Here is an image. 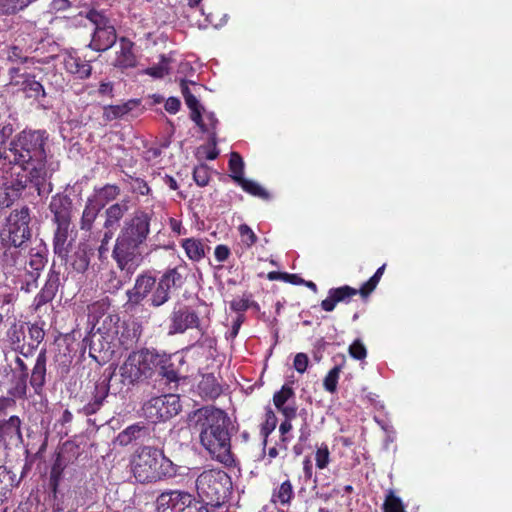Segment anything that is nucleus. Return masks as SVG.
I'll return each mask as SVG.
<instances>
[{
  "label": "nucleus",
  "mask_w": 512,
  "mask_h": 512,
  "mask_svg": "<svg viewBox=\"0 0 512 512\" xmlns=\"http://www.w3.org/2000/svg\"><path fill=\"white\" fill-rule=\"evenodd\" d=\"M238 230L241 236V241L246 247L250 248L256 243L257 236L247 224H241Z\"/></svg>",
  "instance_id": "de8ad7c7"
},
{
  "label": "nucleus",
  "mask_w": 512,
  "mask_h": 512,
  "mask_svg": "<svg viewBox=\"0 0 512 512\" xmlns=\"http://www.w3.org/2000/svg\"><path fill=\"white\" fill-rule=\"evenodd\" d=\"M133 191L134 192H137L141 195H147L150 191V188L149 186L147 185V183L143 180H140V179H136L133 186Z\"/></svg>",
  "instance_id": "0e129e2a"
},
{
  "label": "nucleus",
  "mask_w": 512,
  "mask_h": 512,
  "mask_svg": "<svg viewBox=\"0 0 512 512\" xmlns=\"http://www.w3.org/2000/svg\"><path fill=\"white\" fill-rule=\"evenodd\" d=\"M98 93L101 96H109L113 95V84L112 82H102L99 85Z\"/></svg>",
  "instance_id": "774afa93"
},
{
  "label": "nucleus",
  "mask_w": 512,
  "mask_h": 512,
  "mask_svg": "<svg viewBox=\"0 0 512 512\" xmlns=\"http://www.w3.org/2000/svg\"><path fill=\"white\" fill-rule=\"evenodd\" d=\"M295 397L294 390L291 386L285 384L282 388L275 392L273 395V403L277 410L288 418H295L297 414V407L290 400Z\"/></svg>",
  "instance_id": "a211bd4d"
},
{
  "label": "nucleus",
  "mask_w": 512,
  "mask_h": 512,
  "mask_svg": "<svg viewBox=\"0 0 512 512\" xmlns=\"http://www.w3.org/2000/svg\"><path fill=\"white\" fill-rule=\"evenodd\" d=\"M131 110L129 103H125L122 105H110L104 107L103 118L106 122H111L116 120L125 114H127Z\"/></svg>",
  "instance_id": "58836bf2"
},
{
  "label": "nucleus",
  "mask_w": 512,
  "mask_h": 512,
  "mask_svg": "<svg viewBox=\"0 0 512 512\" xmlns=\"http://www.w3.org/2000/svg\"><path fill=\"white\" fill-rule=\"evenodd\" d=\"M293 487L289 480L284 481L273 494V501L288 504L293 497Z\"/></svg>",
  "instance_id": "ea45409f"
},
{
  "label": "nucleus",
  "mask_w": 512,
  "mask_h": 512,
  "mask_svg": "<svg viewBox=\"0 0 512 512\" xmlns=\"http://www.w3.org/2000/svg\"><path fill=\"white\" fill-rule=\"evenodd\" d=\"M63 65L67 72L80 79H86L91 75L92 67L89 62L78 56L72 54L66 55L63 60Z\"/></svg>",
  "instance_id": "393cba45"
},
{
  "label": "nucleus",
  "mask_w": 512,
  "mask_h": 512,
  "mask_svg": "<svg viewBox=\"0 0 512 512\" xmlns=\"http://www.w3.org/2000/svg\"><path fill=\"white\" fill-rule=\"evenodd\" d=\"M329 449L327 445L320 446L315 454L316 467L319 469H324L329 464Z\"/></svg>",
  "instance_id": "3c124183"
},
{
  "label": "nucleus",
  "mask_w": 512,
  "mask_h": 512,
  "mask_svg": "<svg viewBox=\"0 0 512 512\" xmlns=\"http://www.w3.org/2000/svg\"><path fill=\"white\" fill-rule=\"evenodd\" d=\"M46 351L42 350L36 358L35 365L32 369L30 384L36 394H40L46 382Z\"/></svg>",
  "instance_id": "b1692460"
},
{
  "label": "nucleus",
  "mask_w": 512,
  "mask_h": 512,
  "mask_svg": "<svg viewBox=\"0 0 512 512\" xmlns=\"http://www.w3.org/2000/svg\"><path fill=\"white\" fill-rule=\"evenodd\" d=\"M0 188L4 190L0 193V207L2 210L11 207L14 200L18 198L23 191H14L12 189H6L5 187Z\"/></svg>",
  "instance_id": "49530a36"
},
{
  "label": "nucleus",
  "mask_w": 512,
  "mask_h": 512,
  "mask_svg": "<svg viewBox=\"0 0 512 512\" xmlns=\"http://www.w3.org/2000/svg\"><path fill=\"white\" fill-rule=\"evenodd\" d=\"M184 100L188 108L191 110V119L201 128L202 131H208V128L205 126L202 119L201 110L203 107L200 105L195 94L188 95Z\"/></svg>",
  "instance_id": "f704fd0d"
},
{
  "label": "nucleus",
  "mask_w": 512,
  "mask_h": 512,
  "mask_svg": "<svg viewBox=\"0 0 512 512\" xmlns=\"http://www.w3.org/2000/svg\"><path fill=\"white\" fill-rule=\"evenodd\" d=\"M121 391L122 386L117 384V374H112L108 379H104L95 384L93 397L90 402L83 406L81 412L86 416L95 414L100 410L110 392L116 395Z\"/></svg>",
  "instance_id": "f8f14e48"
},
{
  "label": "nucleus",
  "mask_w": 512,
  "mask_h": 512,
  "mask_svg": "<svg viewBox=\"0 0 512 512\" xmlns=\"http://www.w3.org/2000/svg\"><path fill=\"white\" fill-rule=\"evenodd\" d=\"M114 232L104 230L103 236L101 238L100 246L98 247V255L100 259L106 258V255L109 251L108 244L110 240L113 238Z\"/></svg>",
  "instance_id": "864d4df0"
},
{
  "label": "nucleus",
  "mask_w": 512,
  "mask_h": 512,
  "mask_svg": "<svg viewBox=\"0 0 512 512\" xmlns=\"http://www.w3.org/2000/svg\"><path fill=\"white\" fill-rule=\"evenodd\" d=\"M120 195V188L114 184H106L105 186L96 189L95 195L92 197L101 208L107 203L115 200Z\"/></svg>",
  "instance_id": "7c9ffc66"
},
{
  "label": "nucleus",
  "mask_w": 512,
  "mask_h": 512,
  "mask_svg": "<svg viewBox=\"0 0 512 512\" xmlns=\"http://www.w3.org/2000/svg\"><path fill=\"white\" fill-rule=\"evenodd\" d=\"M160 374L169 382H177L179 380L178 372L173 368L172 364H164L160 368Z\"/></svg>",
  "instance_id": "5fc2aeb1"
},
{
  "label": "nucleus",
  "mask_w": 512,
  "mask_h": 512,
  "mask_svg": "<svg viewBox=\"0 0 512 512\" xmlns=\"http://www.w3.org/2000/svg\"><path fill=\"white\" fill-rule=\"evenodd\" d=\"M56 224H57V229L54 233V238H53L54 252L59 257L64 258L68 254L67 239H68V230H69L70 223H65V224L56 223Z\"/></svg>",
  "instance_id": "bb28decb"
},
{
  "label": "nucleus",
  "mask_w": 512,
  "mask_h": 512,
  "mask_svg": "<svg viewBox=\"0 0 512 512\" xmlns=\"http://www.w3.org/2000/svg\"><path fill=\"white\" fill-rule=\"evenodd\" d=\"M214 255L218 262H224L230 256V249L226 245H217L215 247Z\"/></svg>",
  "instance_id": "bf43d9fd"
},
{
  "label": "nucleus",
  "mask_w": 512,
  "mask_h": 512,
  "mask_svg": "<svg viewBox=\"0 0 512 512\" xmlns=\"http://www.w3.org/2000/svg\"><path fill=\"white\" fill-rule=\"evenodd\" d=\"M128 202L121 201L119 203L112 204L105 212V221L103 224L104 230L114 232L119 228L120 221L124 215L128 212Z\"/></svg>",
  "instance_id": "5701e85b"
},
{
  "label": "nucleus",
  "mask_w": 512,
  "mask_h": 512,
  "mask_svg": "<svg viewBox=\"0 0 512 512\" xmlns=\"http://www.w3.org/2000/svg\"><path fill=\"white\" fill-rule=\"evenodd\" d=\"M158 362V355L148 349L131 353L119 368L117 384L134 385L151 377Z\"/></svg>",
  "instance_id": "39448f33"
},
{
  "label": "nucleus",
  "mask_w": 512,
  "mask_h": 512,
  "mask_svg": "<svg viewBox=\"0 0 512 512\" xmlns=\"http://www.w3.org/2000/svg\"><path fill=\"white\" fill-rule=\"evenodd\" d=\"M231 485L230 477L221 470L204 471L196 479L199 497L214 506L224 502L229 495Z\"/></svg>",
  "instance_id": "423d86ee"
},
{
  "label": "nucleus",
  "mask_w": 512,
  "mask_h": 512,
  "mask_svg": "<svg viewBox=\"0 0 512 512\" xmlns=\"http://www.w3.org/2000/svg\"><path fill=\"white\" fill-rule=\"evenodd\" d=\"M193 178L197 185L206 186L210 179L209 169L206 165H199L193 171Z\"/></svg>",
  "instance_id": "09e8293b"
},
{
  "label": "nucleus",
  "mask_w": 512,
  "mask_h": 512,
  "mask_svg": "<svg viewBox=\"0 0 512 512\" xmlns=\"http://www.w3.org/2000/svg\"><path fill=\"white\" fill-rule=\"evenodd\" d=\"M182 247L187 257L192 261H200L205 256L204 244L195 238H187L183 240Z\"/></svg>",
  "instance_id": "2f4dec72"
},
{
  "label": "nucleus",
  "mask_w": 512,
  "mask_h": 512,
  "mask_svg": "<svg viewBox=\"0 0 512 512\" xmlns=\"http://www.w3.org/2000/svg\"><path fill=\"white\" fill-rule=\"evenodd\" d=\"M198 389L202 395L215 399L221 393V388L213 375H206L200 381Z\"/></svg>",
  "instance_id": "473e14b6"
},
{
  "label": "nucleus",
  "mask_w": 512,
  "mask_h": 512,
  "mask_svg": "<svg viewBox=\"0 0 512 512\" xmlns=\"http://www.w3.org/2000/svg\"><path fill=\"white\" fill-rule=\"evenodd\" d=\"M229 169L232 179L237 183L244 178V161L239 153L231 152Z\"/></svg>",
  "instance_id": "c9c22d12"
},
{
  "label": "nucleus",
  "mask_w": 512,
  "mask_h": 512,
  "mask_svg": "<svg viewBox=\"0 0 512 512\" xmlns=\"http://www.w3.org/2000/svg\"><path fill=\"white\" fill-rule=\"evenodd\" d=\"M9 74H10V84L13 86H20V84L23 80V76L26 75V74H20L19 68H11L9 70Z\"/></svg>",
  "instance_id": "e2e57ef3"
},
{
  "label": "nucleus",
  "mask_w": 512,
  "mask_h": 512,
  "mask_svg": "<svg viewBox=\"0 0 512 512\" xmlns=\"http://www.w3.org/2000/svg\"><path fill=\"white\" fill-rule=\"evenodd\" d=\"M101 206L95 203L94 199L89 197L87 199L86 205L82 212L81 220H80V229L82 231H91L93 228V224L98 217L99 212L101 211Z\"/></svg>",
  "instance_id": "a878e982"
},
{
  "label": "nucleus",
  "mask_w": 512,
  "mask_h": 512,
  "mask_svg": "<svg viewBox=\"0 0 512 512\" xmlns=\"http://www.w3.org/2000/svg\"><path fill=\"white\" fill-rule=\"evenodd\" d=\"M28 258L25 262L24 270L35 284L47 263L46 245L42 241L36 243L35 246L30 248Z\"/></svg>",
  "instance_id": "2eb2a0df"
},
{
  "label": "nucleus",
  "mask_w": 512,
  "mask_h": 512,
  "mask_svg": "<svg viewBox=\"0 0 512 512\" xmlns=\"http://www.w3.org/2000/svg\"><path fill=\"white\" fill-rule=\"evenodd\" d=\"M384 270L385 264L379 267L377 271L374 273V275L362 285V287L359 290L361 296L366 297L376 288L384 273Z\"/></svg>",
  "instance_id": "c03bdc74"
},
{
  "label": "nucleus",
  "mask_w": 512,
  "mask_h": 512,
  "mask_svg": "<svg viewBox=\"0 0 512 512\" xmlns=\"http://www.w3.org/2000/svg\"><path fill=\"white\" fill-rule=\"evenodd\" d=\"M202 119H203V123L208 128V131H206V132L210 133V136H211L212 133H215V129L218 124V119L216 118V116L213 112H205L204 118L202 117Z\"/></svg>",
  "instance_id": "4d7b16f0"
},
{
  "label": "nucleus",
  "mask_w": 512,
  "mask_h": 512,
  "mask_svg": "<svg viewBox=\"0 0 512 512\" xmlns=\"http://www.w3.org/2000/svg\"><path fill=\"white\" fill-rule=\"evenodd\" d=\"M308 356L305 353H298L294 358V368L299 373H304L308 366Z\"/></svg>",
  "instance_id": "13d9d810"
},
{
  "label": "nucleus",
  "mask_w": 512,
  "mask_h": 512,
  "mask_svg": "<svg viewBox=\"0 0 512 512\" xmlns=\"http://www.w3.org/2000/svg\"><path fill=\"white\" fill-rule=\"evenodd\" d=\"M20 425L21 421L17 416H11L7 421L0 424V442L5 447L16 446L22 442Z\"/></svg>",
  "instance_id": "6ab92c4d"
},
{
  "label": "nucleus",
  "mask_w": 512,
  "mask_h": 512,
  "mask_svg": "<svg viewBox=\"0 0 512 512\" xmlns=\"http://www.w3.org/2000/svg\"><path fill=\"white\" fill-rule=\"evenodd\" d=\"M193 501V495L183 490L162 492L156 500L158 512H183Z\"/></svg>",
  "instance_id": "ddd939ff"
},
{
  "label": "nucleus",
  "mask_w": 512,
  "mask_h": 512,
  "mask_svg": "<svg viewBox=\"0 0 512 512\" xmlns=\"http://www.w3.org/2000/svg\"><path fill=\"white\" fill-rule=\"evenodd\" d=\"M237 184H239L245 192H247L253 196H256V197H259L262 199H268V197H269L268 192L259 183L255 182L253 180L243 178L242 180L237 182Z\"/></svg>",
  "instance_id": "4c0bfd02"
},
{
  "label": "nucleus",
  "mask_w": 512,
  "mask_h": 512,
  "mask_svg": "<svg viewBox=\"0 0 512 512\" xmlns=\"http://www.w3.org/2000/svg\"><path fill=\"white\" fill-rule=\"evenodd\" d=\"M93 255V252L91 249H88L87 247L79 248L73 257L72 261V267L75 271L79 273H84L87 271L91 257Z\"/></svg>",
  "instance_id": "72a5a7b5"
},
{
  "label": "nucleus",
  "mask_w": 512,
  "mask_h": 512,
  "mask_svg": "<svg viewBox=\"0 0 512 512\" xmlns=\"http://www.w3.org/2000/svg\"><path fill=\"white\" fill-rule=\"evenodd\" d=\"M180 274L176 269L167 271L157 282L152 291L150 303L153 307H160L170 299L171 288L179 280Z\"/></svg>",
  "instance_id": "4468645a"
},
{
  "label": "nucleus",
  "mask_w": 512,
  "mask_h": 512,
  "mask_svg": "<svg viewBox=\"0 0 512 512\" xmlns=\"http://www.w3.org/2000/svg\"><path fill=\"white\" fill-rule=\"evenodd\" d=\"M151 219L152 214L144 210L135 211L130 218L124 221L117 238L145 246L150 234Z\"/></svg>",
  "instance_id": "9d476101"
},
{
  "label": "nucleus",
  "mask_w": 512,
  "mask_h": 512,
  "mask_svg": "<svg viewBox=\"0 0 512 512\" xmlns=\"http://www.w3.org/2000/svg\"><path fill=\"white\" fill-rule=\"evenodd\" d=\"M196 328L203 337L206 333L205 327L200 323L198 314L188 306L174 307L169 316V335L182 334L187 329Z\"/></svg>",
  "instance_id": "9b49d317"
},
{
  "label": "nucleus",
  "mask_w": 512,
  "mask_h": 512,
  "mask_svg": "<svg viewBox=\"0 0 512 512\" xmlns=\"http://www.w3.org/2000/svg\"><path fill=\"white\" fill-rule=\"evenodd\" d=\"M359 290L344 285L338 288H331L328 291V297L321 302V307L324 311L331 312L339 302L348 303L350 299L357 295Z\"/></svg>",
  "instance_id": "aec40b11"
},
{
  "label": "nucleus",
  "mask_w": 512,
  "mask_h": 512,
  "mask_svg": "<svg viewBox=\"0 0 512 512\" xmlns=\"http://www.w3.org/2000/svg\"><path fill=\"white\" fill-rule=\"evenodd\" d=\"M49 209L54 215L55 223H70L72 201L67 195L57 194L52 197Z\"/></svg>",
  "instance_id": "412c9836"
},
{
  "label": "nucleus",
  "mask_w": 512,
  "mask_h": 512,
  "mask_svg": "<svg viewBox=\"0 0 512 512\" xmlns=\"http://www.w3.org/2000/svg\"><path fill=\"white\" fill-rule=\"evenodd\" d=\"M349 354L357 360H363L367 356V350L360 340H355L349 346Z\"/></svg>",
  "instance_id": "603ef678"
},
{
  "label": "nucleus",
  "mask_w": 512,
  "mask_h": 512,
  "mask_svg": "<svg viewBox=\"0 0 512 512\" xmlns=\"http://www.w3.org/2000/svg\"><path fill=\"white\" fill-rule=\"evenodd\" d=\"M156 285V278L149 273H142L137 276L133 288L127 290V304H139L149 293H151Z\"/></svg>",
  "instance_id": "dca6fc26"
},
{
  "label": "nucleus",
  "mask_w": 512,
  "mask_h": 512,
  "mask_svg": "<svg viewBox=\"0 0 512 512\" xmlns=\"http://www.w3.org/2000/svg\"><path fill=\"white\" fill-rule=\"evenodd\" d=\"M180 410V398L176 394L153 397L142 406L143 416L152 423L166 421L176 416Z\"/></svg>",
  "instance_id": "1a4fd4ad"
},
{
  "label": "nucleus",
  "mask_w": 512,
  "mask_h": 512,
  "mask_svg": "<svg viewBox=\"0 0 512 512\" xmlns=\"http://www.w3.org/2000/svg\"><path fill=\"white\" fill-rule=\"evenodd\" d=\"M131 468L135 479L140 483H153L176 476L178 467L163 452L151 446L136 450Z\"/></svg>",
  "instance_id": "7ed1b4c3"
},
{
  "label": "nucleus",
  "mask_w": 512,
  "mask_h": 512,
  "mask_svg": "<svg viewBox=\"0 0 512 512\" xmlns=\"http://www.w3.org/2000/svg\"><path fill=\"white\" fill-rule=\"evenodd\" d=\"M70 5L71 3L69 0H52L50 8L54 11H65L70 7Z\"/></svg>",
  "instance_id": "338daca9"
},
{
  "label": "nucleus",
  "mask_w": 512,
  "mask_h": 512,
  "mask_svg": "<svg viewBox=\"0 0 512 512\" xmlns=\"http://www.w3.org/2000/svg\"><path fill=\"white\" fill-rule=\"evenodd\" d=\"M60 285V275L58 272L54 270H50L47 276V280L40 290V292L35 296L32 307L35 311L40 310V308L51 302Z\"/></svg>",
  "instance_id": "f3484780"
},
{
  "label": "nucleus",
  "mask_w": 512,
  "mask_h": 512,
  "mask_svg": "<svg viewBox=\"0 0 512 512\" xmlns=\"http://www.w3.org/2000/svg\"><path fill=\"white\" fill-rule=\"evenodd\" d=\"M137 64V59L133 53V43L126 39L119 40V50L116 51L112 65L121 69L132 68Z\"/></svg>",
  "instance_id": "4be33fe9"
},
{
  "label": "nucleus",
  "mask_w": 512,
  "mask_h": 512,
  "mask_svg": "<svg viewBox=\"0 0 512 512\" xmlns=\"http://www.w3.org/2000/svg\"><path fill=\"white\" fill-rule=\"evenodd\" d=\"M180 105H181V103L178 98L170 97L166 100L165 109L169 113L175 114L176 112L179 111Z\"/></svg>",
  "instance_id": "680f3d73"
},
{
  "label": "nucleus",
  "mask_w": 512,
  "mask_h": 512,
  "mask_svg": "<svg viewBox=\"0 0 512 512\" xmlns=\"http://www.w3.org/2000/svg\"><path fill=\"white\" fill-rule=\"evenodd\" d=\"M31 222L30 209L27 206H21L11 211L7 218L6 231L7 241L10 245L4 252L6 265L14 266L17 264L19 252L17 248H22L30 240L32 231L29 226Z\"/></svg>",
  "instance_id": "20e7f679"
},
{
  "label": "nucleus",
  "mask_w": 512,
  "mask_h": 512,
  "mask_svg": "<svg viewBox=\"0 0 512 512\" xmlns=\"http://www.w3.org/2000/svg\"><path fill=\"white\" fill-rule=\"evenodd\" d=\"M16 474L4 466H0V504L3 503L10 494L12 488L18 485Z\"/></svg>",
  "instance_id": "c85d7f7f"
},
{
  "label": "nucleus",
  "mask_w": 512,
  "mask_h": 512,
  "mask_svg": "<svg viewBox=\"0 0 512 512\" xmlns=\"http://www.w3.org/2000/svg\"><path fill=\"white\" fill-rule=\"evenodd\" d=\"M384 512H405L401 499L389 490L383 503Z\"/></svg>",
  "instance_id": "37998d69"
},
{
  "label": "nucleus",
  "mask_w": 512,
  "mask_h": 512,
  "mask_svg": "<svg viewBox=\"0 0 512 512\" xmlns=\"http://www.w3.org/2000/svg\"><path fill=\"white\" fill-rule=\"evenodd\" d=\"M169 73L168 60L162 56L161 62L158 65L152 66L146 70V74L162 78Z\"/></svg>",
  "instance_id": "8fccbe9b"
},
{
  "label": "nucleus",
  "mask_w": 512,
  "mask_h": 512,
  "mask_svg": "<svg viewBox=\"0 0 512 512\" xmlns=\"http://www.w3.org/2000/svg\"><path fill=\"white\" fill-rule=\"evenodd\" d=\"M49 135L45 130H23L10 141L8 150L12 159L0 167V187L14 191L32 184L41 196L51 192L47 180L59 169L51 160L46 147Z\"/></svg>",
  "instance_id": "f257e3e1"
},
{
  "label": "nucleus",
  "mask_w": 512,
  "mask_h": 512,
  "mask_svg": "<svg viewBox=\"0 0 512 512\" xmlns=\"http://www.w3.org/2000/svg\"><path fill=\"white\" fill-rule=\"evenodd\" d=\"M73 444L71 442H65L62 447V451H66L68 449H72ZM65 462L63 461V452L59 453L55 463L51 469V479L54 482V486H57V480L61 476V473L65 467Z\"/></svg>",
  "instance_id": "a19ab883"
},
{
  "label": "nucleus",
  "mask_w": 512,
  "mask_h": 512,
  "mask_svg": "<svg viewBox=\"0 0 512 512\" xmlns=\"http://www.w3.org/2000/svg\"><path fill=\"white\" fill-rule=\"evenodd\" d=\"M144 247V245L138 243L116 238L112 250V258L116 262L117 267L128 277L132 276L142 264L146 255Z\"/></svg>",
  "instance_id": "0eeeda50"
},
{
  "label": "nucleus",
  "mask_w": 512,
  "mask_h": 512,
  "mask_svg": "<svg viewBox=\"0 0 512 512\" xmlns=\"http://www.w3.org/2000/svg\"><path fill=\"white\" fill-rule=\"evenodd\" d=\"M28 98H34L40 100L46 96L43 85L35 79V76L26 74L23 76V80L19 86Z\"/></svg>",
  "instance_id": "cd10ccee"
},
{
  "label": "nucleus",
  "mask_w": 512,
  "mask_h": 512,
  "mask_svg": "<svg viewBox=\"0 0 512 512\" xmlns=\"http://www.w3.org/2000/svg\"><path fill=\"white\" fill-rule=\"evenodd\" d=\"M33 51V46H14L11 44L6 46L2 52L10 62L25 63L28 60V55Z\"/></svg>",
  "instance_id": "c756f323"
},
{
  "label": "nucleus",
  "mask_w": 512,
  "mask_h": 512,
  "mask_svg": "<svg viewBox=\"0 0 512 512\" xmlns=\"http://www.w3.org/2000/svg\"><path fill=\"white\" fill-rule=\"evenodd\" d=\"M53 498V512H63L68 507V504L65 503L64 495L57 491L56 486L53 489Z\"/></svg>",
  "instance_id": "6e6d98bb"
},
{
  "label": "nucleus",
  "mask_w": 512,
  "mask_h": 512,
  "mask_svg": "<svg viewBox=\"0 0 512 512\" xmlns=\"http://www.w3.org/2000/svg\"><path fill=\"white\" fill-rule=\"evenodd\" d=\"M30 0H0L1 14H14L28 6Z\"/></svg>",
  "instance_id": "79ce46f5"
},
{
  "label": "nucleus",
  "mask_w": 512,
  "mask_h": 512,
  "mask_svg": "<svg viewBox=\"0 0 512 512\" xmlns=\"http://www.w3.org/2000/svg\"><path fill=\"white\" fill-rule=\"evenodd\" d=\"M183 512H209V510L204 506V504L200 501H197L193 497L192 503L184 509Z\"/></svg>",
  "instance_id": "69168bd1"
},
{
  "label": "nucleus",
  "mask_w": 512,
  "mask_h": 512,
  "mask_svg": "<svg viewBox=\"0 0 512 512\" xmlns=\"http://www.w3.org/2000/svg\"><path fill=\"white\" fill-rule=\"evenodd\" d=\"M86 18L95 26L89 47L95 51H106L112 47L117 40V35L114 25L105 12L91 9L87 12Z\"/></svg>",
  "instance_id": "6e6552de"
},
{
  "label": "nucleus",
  "mask_w": 512,
  "mask_h": 512,
  "mask_svg": "<svg viewBox=\"0 0 512 512\" xmlns=\"http://www.w3.org/2000/svg\"><path fill=\"white\" fill-rule=\"evenodd\" d=\"M193 428L199 433L201 445L216 461L230 466L234 462L231 452V420L221 409L202 407L190 417Z\"/></svg>",
  "instance_id": "f03ea898"
},
{
  "label": "nucleus",
  "mask_w": 512,
  "mask_h": 512,
  "mask_svg": "<svg viewBox=\"0 0 512 512\" xmlns=\"http://www.w3.org/2000/svg\"><path fill=\"white\" fill-rule=\"evenodd\" d=\"M144 428L140 425H131L127 427L125 430L120 432L117 436V442L121 446H127L132 441L138 439L143 433Z\"/></svg>",
  "instance_id": "e433bc0d"
},
{
  "label": "nucleus",
  "mask_w": 512,
  "mask_h": 512,
  "mask_svg": "<svg viewBox=\"0 0 512 512\" xmlns=\"http://www.w3.org/2000/svg\"><path fill=\"white\" fill-rule=\"evenodd\" d=\"M231 309L236 312L246 311L250 307V301L245 298L234 299L231 304Z\"/></svg>",
  "instance_id": "052dcab7"
},
{
  "label": "nucleus",
  "mask_w": 512,
  "mask_h": 512,
  "mask_svg": "<svg viewBox=\"0 0 512 512\" xmlns=\"http://www.w3.org/2000/svg\"><path fill=\"white\" fill-rule=\"evenodd\" d=\"M341 365L335 366L333 369H331L323 381V386L326 391L330 393H334L337 388V383L339 379V374L341 372Z\"/></svg>",
  "instance_id": "a18cd8bd"
}]
</instances>
